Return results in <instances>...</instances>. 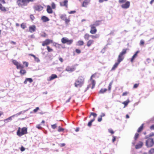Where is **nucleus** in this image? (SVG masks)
<instances>
[{
	"label": "nucleus",
	"mask_w": 154,
	"mask_h": 154,
	"mask_svg": "<svg viewBox=\"0 0 154 154\" xmlns=\"http://www.w3.org/2000/svg\"><path fill=\"white\" fill-rule=\"evenodd\" d=\"M84 79L83 77H79L75 83V86L76 87H81L84 83Z\"/></svg>",
	"instance_id": "obj_1"
},
{
	"label": "nucleus",
	"mask_w": 154,
	"mask_h": 154,
	"mask_svg": "<svg viewBox=\"0 0 154 154\" xmlns=\"http://www.w3.org/2000/svg\"><path fill=\"white\" fill-rule=\"evenodd\" d=\"M28 1V0H17V3L19 7H23L29 3Z\"/></svg>",
	"instance_id": "obj_2"
},
{
	"label": "nucleus",
	"mask_w": 154,
	"mask_h": 154,
	"mask_svg": "<svg viewBox=\"0 0 154 154\" xmlns=\"http://www.w3.org/2000/svg\"><path fill=\"white\" fill-rule=\"evenodd\" d=\"M154 144V142L152 138H149L146 140V145L147 147H150L153 146Z\"/></svg>",
	"instance_id": "obj_3"
},
{
	"label": "nucleus",
	"mask_w": 154,
	"mask_h": 154,
	"mask_svg": "<svg viewBox=\"0 0 154 154\" xmlns=\"http://www.w3.org/2000/svg\"><path fill=\"white\" fill-rule=\"evenodd\" d=\"M20 128H19V129L17 132V134L20 137L26 134L27 133V128L25 127L21 129V131L20 132L19 129Z\"/></svg>",
	"instance_id": "obj_4"
},
{
	"label": "nucleus",
	"mask_w": 154,
	"mask_h": 154,
	"mask_svg": "<svg viewBox=\"0 0 154 154\" xmlns=\"http://www.w3.org/2000/svg\"><path fill=\"white\" fill-rule=\"evenodd\" d=\"M61 42L63 44L66 43L67 45H70L73 42V40L72 39L69 40L66 38H63L61 39Z\"/></svg>",
	"instance_id": "obj_5"
},
{
	"label": "nucleus",
	"mask_w": 154,
	"mask_h": 154,
	"mask_svg": "<svg viewBox=\"0 0 154 154\" xmlns=\"http://www.w3.org/2000/svg\"><path fill=\"white\" fill-rule=\"evenodd\" d=\"M130 5V2L129 1H127L125 4H122L121 7L123 8L127 9L129 8Z\"/></svg>",
	"instance_id": "obj_6"
},
{
	"label": "nucleus",
	"mask_w": 154,
	"mask_h": 154,
	"mask_svg": "<svg viewBox=\"0 0 154 154\" xmlns=\"http://www.w3.org/2000/svg\"><path fill=\"white\" fill-rule=\"evenodd\" d=\"M90 27L91 28V30L90 31V32L92 34H94L97 31V29L94 25H90Z\"/></svg>",
	"instance_id": "obj_7"
},
{
	"label": "nucleus",
	"mask_w": 154,
	"mask_h": 154,
	"mask_svg": "<svg viewBox=\"0 0 154 154\" xmlns=\"http://www.w3.org/2000/svg\"><path fill=\"white\" fill-rule=\"evenodd\" d=\"M52 42L53 41L52 40H51L49 39H47L43 42L42 45L44 46H45L48 45Z\"/></svg>",
	"instance_id": "obj_8"
},
{
	"label": "nucleus",
	"mask_w": 154,
	"mask_h": 154,
	"mask_svg": "<svg viewBox=\"0 0 154 154\" xmlns=\"http://www.w3.org/2000/svg\"><path fill=\"white\" fill-rule=\"evenodd\" d=\"M91 0H84L82 4V6L86 8L89 5Z\"/></svg>",
	"instance_id": "obj_9"
},
{
	"label": "nucleus",
	"mask_w": 154,
	"mask_h": 154,
	"mask_svg": "<svg viewBox=\"0 0 154 154\" xmlns=\"http://www.w3.org/2000/svg\"><path fill=\"white\" fill-rule=\"evenodd\" d=\"M75 68L74 67H72L69 66H67L66 68V71L69 72H71L75 70Z\"/></svg>",
	"instance_id": "obj_10"
},
{
	"label": "nucleus",
	"mask_w": 154,
	"mask_h": 154,
	"mask_svg": "<svg viewBox=\"0 0 154 154\" xmlns=\"http://www.w3.org/2000/svg\"><path fill=\"white\" fill-rule=\"evenodd\" d=\"M34 8L35 10L38 11H41L43 9V7L40 5H36Z\"/></svg>",
	"instance_id": "obj_11"
},
{
	"label": "nucleus",
	"mask_w": 154,
	"mask_h": 154,
	"mask_svg": "<svg viewBox=\"0 0 154 154\" xmlns=\"http://www.w3.org/2000/svg\"><path fill=\"white\" fill-rule=\"evenodd\" d=\"M60 5L62 6H65L66 8L68 7V1L65 0L63 2H62L60 3Z\"/></svg>",
	"instance_id": "obj_12"
},
{
	"label": "nucleus",
	"mask_w": 154,
	"mask_h": 154,
	"mask_svg": "<svg viewBox=\"0 0 154 154\" xmlns=\"http://www.w3.org/2000/svg\"><path fill=\"white\" fill-rule=\"evenodd\" d=\"M94 76H95L94 75H91L90 78V80L91 81V83L92 85V87L91 88L93 89L95 85V82L94 80L92 79V77Z\"/></svg>",
	"instance_id": "obj_13"
},
{
	"label": "nucleus",
	"mask_w": 154,
	"mask_h": 154,
	"mask_svg": "<svg viewBox=\"0 0 154 154\" xmlns=\"http://www.w3.org/2000/svg\"><path fill=\"white\" fill-rule=\"evenodd\" d=\"M29 31L31 33L35 32L36 29V27L35 25L30 26L29 27Z\"/></svg>",
	"instance_id": "obj_14"
},
{
	"label": "nucleus",
	"mask_w": 154,
	"mask_h": 154,
	"mask_svg": "<svg viewBox=\"0 0 154 154\" xmlns=\"http://www.w3.org/2000/svg\"><path fill=\"white\" fill-rule=\"evenodd\" d=\"M121 62L117 60V62L115 63L111 69V70H114L118 66Z\"/></svg>",
	"instance_id": "obj_15"
},
{
	"label": "nucleus",
	"mask_w": 154,
	"mask_h": 154,
	"mask_svg": "<svg viewBox=\"0 0 154 154\" xmlns=\"http://www.w3.org/2000/svg\"><path fill=\"white\" fill-rule=\"evenodd\" d=\"M124 56L122 54L120 53L118 58V60L119 61L121 62L124 59Z\"/></svg>",
	"instance_id": "obj_16"
},
{
	"label": "nucleus",
	"mask_w": 154,
	"mask_h": 154,
	"mask_svg": "<svg viewBox=\"0 0 154 154\" xmlns=\"http://www.w3.org/2000/svg\"><path fill=\"white\" fill-rule=\"evenodd\" d=\"M57 78V76L56 75L53 74L50 77H49V79H48V80L50 81Z\"/></svg>",
	"instance_id": "obj_17"
},
{
	"label": "nucleus",
	"mask_w": 154,
	"mask_h": 154,
	"mask_svg": "<svg viewBox=\"0 0 154 154\" xmlns=\"http://www.w3.org/2000/svg\"><path fill=\"white\" fill-rule=\"evenodd\" d=\"M143 145V143L141 142H140L139 143L137 144L135 146L136 149H138L142 147Z\"/></svg>",
	"instance_id": "obj_18"
},
{
	"label": "nucleus",
	"mask_w": 154,
	"mask_h": 154,
	"mask_svg": "<svg viewBox=\"0 0 154 154\" xmlns=\"http://www.w3.org/2000/svg\"><path fill=\"white\" fill-rule=\"evenodd\" d=\"M27 81H28L29 83H31L33 82V80L32 78H26V79L25 80L24 82V83L25 84H27Z\"/></svg>",
	"instance_id": "obj_19"
},
{
	"label": "nucleus",
	"mask_w": 154,
	"mask_h": 154,
	"mask_svg": "<svg viewBox=\"0 0 154 154\" xmlns=\"http://www.w3.org/2000/svg\"><path fill=\"white\" fill-rule=\"evenodd\" d=\"M15 117L14 115L9 117L8 118L4 120V121L5 123H7L9 121H11L12 120V118Z\"/></svg>",
	"instance_id": "obj_20"
},
{
	"label": "nucleus",
	"mask_w": 154,
	"mask_h": 154,
	"mask_svg": "<svg viewBox=\"0 0 154 154\" xmlns=\"http://www.w3.org/2000/svg\"><path fill=\"white\" fill-rule=\"evenodd\" d=\"M28 110V109H27L26 110L21 111L16 114L14 115V117H17V116H18L20 115L21 114L24 113L25 112H26V111H27Z\"/></svg>",
	"instance_id": "obj_21"
},
{
	"label": "nucleus",
	"mask_w": 154,
	"mask_h": 154,
	"mask_svg": "<svg viewBox=\"0 0 154 154\" xmlns=\"http://www.w3.org/2000/svg\"><path fill=\"white\" fill-rule=\"evenodd\" d=\"M47 12L49 14H51L53 12L52 9L49 5H48L47 7Z\"/></svg>",
	"instance_id": "obj_22"
},
{
	"label": "nucleus",
	"mask_w": 154,
	"mask_h": 154,
	"mask_svg": "<svg viewBox=\"0 0 154 154\" xmlns=\"http://www.w3.org/2000/svg\"><path fill=\"white\" fill-rule=\"evenodd\" d=\"M139 52V51H137L134 54V55L133 56L132 58L131 59V61L132 62L134 60V59L137 57V54Z\"/></svg>",
	"instance_id": "obj_23"
},
{
	"label": "nucleus",
	"mask_w": 154,
	"mask_h": 154,
	"mask_svg": "<svg viewBox=\"0 0 154 154\" xmlns=\"http://www.w3.org/2000/svg\"><path fill=\"white\" fill-rule=\"evenodd\" d=\"M94 41L92 40H89L87 43V45L88 47H90L94 43Z\"/></svg>",
	"instance_id": "obj_24"
},
{
	"label": "nucleus",
	"mask_w": 154,
	"mask_h": 154,
	"mask_svg": "<svg viewBox=\"0 0 154 154\" xmlns=\"http://www.w3.org/2000/svg\"><path fill=\"white\" fill-rule=\"evenodd\" d=\"M42 19L44 22L48 21L49 20L48 18L45 16H42Z\"/></svg>",
	"instance_id": "obj_25"
},
{
	"label": "nucleus",
	"mask_w": 154,
	"mask_h": 154,
	"mask_svg": "<svg viewBox=\"0 0 154 154\" xmlns=\"http://www.w3.org/2000/svg\"><path fill=\"white\" fill-rule=\"evenodd\" d=\"M60 18L62 20H64L66 18V15L65 14H60Z\"/></svg>",
	"instance_id": "obj_26"
},
{
	"label": "nucleus",
	"mask_w": 154,
	"mask_h": 154,
	"mask_svg": "<svg viewBox=\"0 0 154 154\" xmlns=\"http://www.w3.org/2000/svg\"><path fill=\"white\" fill-rule=\"evenodd\" d=\"M90 36V35L89 34L87 33L84 35V37L85 40H87L89 39Z\"/></svg>",
	"instance_id": "obj_27"
},
{
	"label": "nucleus",
	"mask_w": 154,
	"mask_h": 154,
	"mask_svg": "<svg viewBox=\"0 0 154 154\" xmlns=\"http://www.w3.org/2000/svg\"><path fill=\"white\" fill-rule=\"evenodd\" d=\"M17 68V69H23V66L21 64H20L19 63H18V64L16 66Z\"/></svg>",
	"instance_id": "obj_28"
},
{
	"label": "nucleus",
	"mask_w": 154,
	"mask_h": 154,
	"mask_svg": "<svg viewBox=\"0 0 154 154\" xmlns=\"http://www.w3.org/2000/svg\"><path fill=\"white\" fill-rule=\"evenodd\" d=\"M130 101L129 100H127L126 101L123 102L122 103L124 104L125 106L124 107L127 106L128 103H129Z\"/></svg>",
	"instance_id": "obj_29"
},
{
	"label": "nucleus",
	"mask_w": 154,
	"mask_h": 154,
	"mask_svg": "<svg viewBox=\"0 0 154 154\" xmlns=\"http://www.w3.org/2000/svg\"><path fill=\"white\" fill-rule=\"evenodd\" d=\"M143 124L141 125L138 128L137 130V132H141L143 130Z\"/></svg>",
	"instance_id": "obj_30"
},
{
	"label": "nucleus",
	"mask_w": 154,
	"mask_h": 154,
	"mask_svg": "<svg viewBox=\"0 0 154 154\" xmlns=\"http://www.w3.org/2000/svg\"><path fill=\"white\" fill-rule=\"evenodd\" d=\"M95 120V118H94V119H91L88 123V125L90 127L91 125L93 122Z\"/></svg>",
	"instance_id": "obj_31"
},
{
	"label": "nucleus",
	"mask_w": 154,
	"mask_h": 154,
	"mask_svg": "<svg viewBox=\"0 0 154 154\" xmlns=\"http://www.w3.org/2000/svg\"><path fill=\"white\" fill-rule=\"evenodd\" d=\"M77 43L80 46L83 45L84 43L83 41L81 40L78 41Z\"/></svg>",
	"instance_id": "obj_32"
},
{
	"label": "nucleus",
	"mask_w": 154,
	"mask_h": 154,
	"mask_svg": "<svg viewBox=\"0 0 154 154\" xmlns=\"http://www.w3.org/2000/svg\"><path fill=\"white\" fill-rule=\"evenodd\" d=\"M154 153V148L151 149L148 152L149 154H153Z\"/></svg>",
	"instance_id": "obj_33"
},
{
	"label": "nucleus",
	"mask_w": 154,
	"mask_h": 154,
	"mask_svg": "<svg viewBox=\"0 0 154 154\" xmlns=\"http://www.w3.org/2000/svg\"><path fill=\"white\" fill-rule=\"evenodd\" d=\"M26 72V71L24 69H21L20 71V73L22 75H24Z\"/></svg>",
	"instance_id": "obj_34"
},
{
	"label": "nucleus",
	"mask_w": 154,
	"mask_h": 154,
	"mask_svg": "<svg viewBox=\"0 0 154 154\" xmlns=\"http://www.w3.org/2000/svg\"><path fill=\"white\" fill-rule=\"evenodd\" d=\"M107 91V89H101L99 92V93H103L105 92H106Z\"/></svg>",
	"instance_id": "obj_35"
},
{
	"label": "nucleus",
	"mask_w": 154,
	"mask_h": 154,
	"mask_svg": "<svg viewBox=\"0 0 154 154\" xmlns=\"http://www.w3.org/2000/svg\"><path fill=\"white\" fill-rule=\"evenodd\" d=\"M127 50V49H124L120 53L124 55L126 53Z\"/></svg>",
	"instance_id": "obj_36"
},
{
	"label": "nucleus",
	"mask_w": 154,
	"mask_h": 154,
	"mask_svg": "<svg viewBox=\"0 0 154 154\" xmlns=\"http://www.w3.org/2000/svg\"><path fill=\"white\" fill-rule=\"evenodd\" d=\"M90 36L92 38H98L99 35H98L97 34L95 35H90Z\"/></svg>",
	"instance_id": "obj_37"
},
{
	"label": "nucleus",
	"mask_w": 154,
	"mask_h": 154,
	"mask_svg": "<svg viewBox=\"0 0 154 154\" xmlns=\"http://www.w3.org/2000/svg\"><path fill=\"white\" fill-rule=\"evenodd\" d=\"M113 83V81H112L109 83V87H108V89L109 90H110L111 88L112 85Z\"/></svg>",
	"instance_id": "obj_38"
},
{
	"label": "nucleus",
	"mask_w": 154,
	"mask_h": 154,
	"mask_svg": "<svg viewBox=\"0 0 154 154\" xmlns=\"http://www.w3.org/2000/svg\"><path fill=\"white\" fill-rule=\"evenodd\" d=\"M139 134L137 133H136L135 134V136L134 137V140H136L138 138L139 136Z\"/></svg>",
	"instance_id": "obj_39"
},
{
	"label": "nucleus",
	"mask_w": 154,
	"mask_h": 154,
	"mask_svg": "<svg viewBox=\"0 0 154 154\" xmlns=\"http://www.w3.org/2000/svg\"><path fill=\"white\" fill-rule=\"evenodd\" d=\"M21 27L23 29H24L26 28V26L25 24L22 23L21 24Z\"/></svg>",
	"instance_id": "obj_40"
},
{
	"label": "nucleus",
	"mask_w": 154,
	"mask_h": 154,
	"mask_svg": "<svg viewBox=\"0 0 154 154\" xmlns=\"http://www.w3.org/2000/svg\"><path fill=\"white\" fill-rule=\"evenodd\" d=\"M12 63L14 64L16 66H17V65L18 64V63H19L15 60H12Z\"/></svg>",
	"instance_id": "obj_41"
},
{
	"label": "nucleus",
	"mask_w": 154,
	"mask_h": 154,
	"mask_svg": "<svg viewBox=\"0 0 154 154\" xmlns=\"http://www.w3.org/2000/svg\"><path fill=\"white\" fill-rule=\"evenodd\" d=\"M126 1V0H119V4H122L125 2Z\"/></svg>",
	"instance_id": "obj_42"
},
{
	"label": "nucleus",
	"mask_w": 154,
	"mask_h": 154,
	"mask_svg": "<svg viewBox=\"0 0 154 154\" xmlns=\"http://www.w3.org/2000/svg\"><path fill=\"white\" fill-rule=\"evenodd\" d=\"M47 49L49 52H52L53 51V49L50 48V47L48 46H47Z\"/></svg>",
	"instance_id": "obj_43"
},
{
	"label": "nucleus",
	"mask_w": 154,
	"mask_h": 154,
	"mask_svg": "<svg viewBox=\"0 0 154 154\" xmlns=\"http://www.w3.org/2000/svg\"><path fill=\"white\" fill-rule=\"evenodd\" d=\"M58 128H59L58 130V131L59 132L63 131L64 130V129L63 128H60V126H59Z\"/></svg>",
	"instance_id": "obj_44"
},
{
	"label": "nucleus",
	"mask_w": 154,
	"mask_h": 154,
	"mask_svg": "<svg viewBox=\"0 0 154 154\" xmlns=\"http://www.w3.org/2000/svg\"><path fill=\"white\" fill-rule=\"evenodd\" d=\"M34 59H35V60L38 62H38H39L40 61V60H39V59L37 57H36L35 58H34Z\"/></svg>",
	"instance_id": "obj_45"
},
{
	"label": "nucleus",
	"mask_w": 154,
	"mask_h": 154,
	"mask_svg": "<svg viewBox=\"0 0 154 154\" xmlns=\"http://www.w3.org/2000/svg\"><path fill=\"white\" fill-rule=\"evenodd\" d=\"M108 131L110 133H111V134H113L114 133V132L112 130V129H108Z\"/></svg>",
	"instance_id": "obj_46"
},
{
	"label": "nucleus",
	"mask_w": 154,
	"mask_h": 154,
	"mask_svg": "<svg viewBox=\"0 0 154 154\" xmlns=\"http://www.w3.org/2000/svg\"><path fill=\"white\" fill-rule=\"evenodd\" d=\"M99 25V24L98 23V22H95L94 24H92L91 25H94V26H95V27H96V26H98Z\"/></svg>",
	"instance_id": "obj_47"
},
{
	"label": "nucleus",
	"mask_w": 154,
	"mask_h": 154,
	"mask_svg": "<svg viewBox=\"0 0 154 154\" xmlns=\"http://www.w3.org/2000/svg\"><path fill=\"white\" fill-rule=\"evenodd\" d=\"M91 115L93 116L95 118L97 116V114L95 113L94 112H91Z\"/></svg>",
	"instance_id": "obj_48"
},
{
	"label": "nucleus",
	"mask_w": 154,
	"mask_h": 154,
	"mask_svg": "<svg viewBox=\"0 0 154 154\" xmlns=\"http://www.w3.org/2000/svg\"><path fill=\"white\" fill-rule=\"evenodd\" d=\"M51 6L53 9H54L56 8V5L54 3L52 2L51 4Z\"/></svg>",
	"instance_id": "obj_49"
},
{
	"label": "nucleus",
	"mask_w": 154,
	"mask_h": 154,
	"mask_svg": "<svg viewBox=\"0 0 154 154\" xmlns=\"http://www.w3.org/2000/svg\"><path fill=\"white\" fill-rule=\"evenodd\" d=\"M51 126L52 128L55 129L57 127V125L56 124L52 125H51Z\"/></svg>",
	"instance_id": "obj_50"
},
{
	"label": "nucleus",
	"mask_w": 154,
	"mask_h": 154,
	"mask_svg": "<svg viewBox=\"0 0 154 154\" xmlns=\"http://www.w3.org/2000/svg\"><path fill=\"white\" fill-rule=\"evenodd\" d=\"M64 20L65 21V23L66 24H68L70 21V20L67 19L66 18L65 19V20Z\"/></svg>",
	"instance_id": "obj_51"
},
{
	"label": "nucleus",
	"mask_w": 154,
	"mask_h": 154,
	"mask_svg": "<svg viewBox=\"0 0 154 154\" xmlns=\"http://www.w3.org/2000/svg\"><path fill=\"white\" fill-rule=\"evenodd\" d=\"M113 139L112 140V141L113 143H114L116 140V137L114 136H112Z\"/></svg>",
	"instance_id": "obj_52"
},
{
	"label": "nucleus",
	"mask_w": 154,
	"mask_h": 154,
	"mask_svg": "<svg viewBox=\"0 0 154 154\" xmlns=\"http://www.w3.org/2000/svg\"><path fill=\"white\" fill-rule=\"evenodd\" d=\"M39 109V108L38 107H37L36 108L33 110V111L35 112H37L38 110Z\"/></svg>",
	"instance_id": "obj_53"
},
{
	"label": "nucleus",
	"mask_w": 154,
	"mask_h": 154,
	"mask_svg": "<svg viewBox=\"0 0 154 154\" xmlns=\"http://www.w3.org/2000/svg\"><path fill=\"white\" fill-rule=\"evenodd\" d=\"M1 10L2 11H6V10L5 8V7H2V8H1Z\"/></svg>",
	"instance_id": "obj_54"
},
{
	"label": "nucleus",
	"mask_w": 154,
	"mask_h": 154,
	"mask_svg": "<svg viewBox=\"0 0 154 154\" xmlns=\"http://www.w3.org/2000/svg\"><path fill=\"white\" fill-rule=\"evenodd\" d=\"M23 64L25 65L26 67H27L28 66V63L26 62H23Z\"/></svg>",
	"instance_id": "obj_55"
},
{
	"label": "nucleus",
	"mask_w": 154,
	"mask_h": 154,
	"mask_svg": "<svg viewBox=\"0 0 154 154\" xmlns=\"http://www.w3.org/2000/svg\"><path fill=\"white\" fill-rule=\"evenodd\" d=\"M151 130H154V124L152 125L150 127Z\"/></svg>",
	"instance_id": "obj_56"
},
{
	"label": "nucleus",
	"mask_w": 154,
	"mask_h": 154,
	"mask_svg": "<svg viewBox=\"0 0 154 154\" xmlns=\"http://www.w3.org/2000/svg\"><path fill=\"white\" fill-rule=\"evenodd\" d=\"M76 11H71L68 12V13L70 14H73L75 13Z\"/></svg>",
	"instance_id": "obj_57"
},
{
	"label": "nucleus",
	"mask_w": 154,
	"mask_h": 154,
	"mask_svg": "<svg viewBox=\"0 0 154 154\" xmlns=\"http://www.w3.org/2000/svg\"><path fill=\"white\" fill-rule=\"evenodd\" d=\"M105 116V114L104 113L102 112L101 113V115H100V117H103Z\"/></svg>",
	"instance_id": "obj_58"
},
{
	"label": "nucleus",
	"mask_w": 154,
	"mask_h": 154,
	"mask_svg": "<svg viewBox=\"0 0 154 154\" xmlns=\"http://www.w3.org/2000/svg\"><path fill=\"white\" fill-rule=\"evenodd\" d=\"M75 51L78 54H79L81 53V51L80 50L78 49H76Z\"/></svg>",
	"instance_id": "obj_59"
},
{
	"label": "nucleus",
	"mask_w": 154,
	"mask_h": 154,
	"mask_svg": "<svg viewBox=\"0 0 154 154\" xmlns=\"http://www.w3.org/2000/svg\"><path fill=\"white\" fill-rule=\"evenodd\" d=\"M36 127L39 129H41L42 128V127L40 125H37Z\"/></svg>",
	"instance_id": "obj_60"
},
{
	"label": "nucleus",
	"mask_w": 154,
	"mask_h": 154,
	"mask_svg": "<svg viewBox=\"0 0 154 154\" xmlns=\"http://www.w3.org/2000/svg\"><path fill=\"white\" fill-rule=\"evenodd\" d=\"M25 148L23 147L22 146L20 148V150L21 151H23L25 150Z\"/></svg>",
	"instance_id": "obj_61"
},
{
	"label": "nucleus",
	"mask_w": 154,
	"mask_h": 154,
	"mask_svg": "<svg viewBox=\"0 0 154 154\" xmlns=\"http://www.w3.org/2000/svg\"><path fill=\"white\" fill-rule=\"evenodd\" d=\"M30 18L32 20H33L34 19V17L33 15H31L30 16Z\"/></svg>",
	"instance_id": "obj_62"
},
{
	"label": "nucleus",
	"mask_w": 154,
	"mask_h": 154,
	"mask_svg": "<svg viewBox=\"0 0 154 154\" xmlns=\"http://www.w3.org/2000/svg\"><path fill=\"white\" fill-rule=\"evenodd\" d=\"M102 120V117H100V118H98V121L99 122H100Z\"/></svg>",
	"instance_id": "obj_63"
},
{
	"label": "nucleus",
	"mask_w": 154,
	"mask_h": 154,
	"mask_svg": "<svg viewBox=\"0 0 154 154\" xmlns=\"http://www.w3.org/2000/svg\"><path fill=\"white\" fill-rule=\"evenodd\" d=\"M71 97H69V99L66 101V103H68L69 102L70 100H71Z\"/></svg>",
	"instance_id": "obj_64"
}]
</instances>
